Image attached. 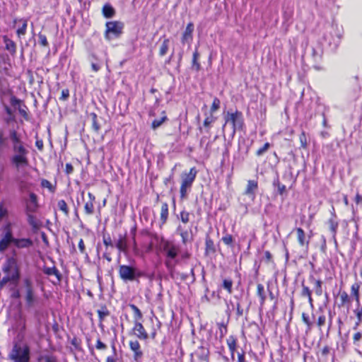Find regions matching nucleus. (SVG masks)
Segmentation results:
<instances>
[{
  "label": "nucleus",
  "mask_w": 362,
  "mask_h": 362,
  "mask_svg": "<svg viewBox=\"0 0 362 362\" xmlns=\"http://www.w3.org/2000/svg\"><path fill=\"white\" fill-rule=\"evenodd\" d=\"M119 275L124 281H134V267L132 265H120L119 267Z\"/></svg>",
  "instance_id": "obj_10"
},
{
  "label": "nucleus",
  "mask_w": 362,
  "mask_h": 362,
  "mask_svg": "<svg viewBox=\"0 0 362 362\" xmlns=\"http://www.w3.org/2000/svg\"><path fill=\"white\" fill-rule=\"evenodd\" d=\"M282 9L284 24H289L293 16V6H291L289 4L284 5Z\"/></svg>",
  "instance_id": "obj_18"
},
{
  "label": "nucleus",
  "mask_w": 362,
  "mask_h": 362,
  "mask_svg": "<svg viewBox=\"0 0 362 362\" xmlns=\"http://www.w3.org/2000/svg\"><path fill=\"white\" fill-rule=\"evenodd\" d=\"M18 254L17 248L15 247V248L11 250V254L6 256L5 261L13 259L14 262H18Z\"/></svg>",
  "instance_id": "obj_45"
},
{
  "label": "nucleus",
  "mask_w": 362,
  "mask_h": 362,
  "mask_svg": "<svg viewBox=\"0 0 362 362\" xmlns=\"http://www.w3.org/2000/svg\"><path fill=\"white\" fill-rule=\"evenodd\" d=\"M84 209L86 214L90 215L93 214L94 212V206L93 202H87L84 206Z\"/></svg>",
  "instance_id": "obj_53"
},
{
  "label": "nucleus",
  "mask_w": 362,
  "mask_h": 362,
  "mask_svg": "<svg viewBox=\"0 0 362 362\" xmlns=\"http://www.w3.org/2000/svg\"><path fill=\"white\" fill-rule=\"evenodd\" d=\"M226 123L224 126H226L227 122H230L233 125V134H234L236 130H241L244 125V119L243 113L238 110H236L235 112H228L227 115L225 117Z\"/></svg>",
  "instance_id": "obj_8"
},
{
  "label": "nucleus",
  "mask_w": 362,
  "mask_h": 362,
  "mask_svg": "<svg viewBox=\"0 0 362 362\" xmlns=\"http://www.w3.org/2000/svg\"><path fill=\"white\" fill-rule=\"evenodd\" d=\"M258 189V182L256 180H248L247 187L244 194L251 198L252 200H254L256 196V192Z\"/></svg>",
  "instance_id": "obj_14"
},
{
  "label": "nucleus",
  "mask_w": 362,
  "mask_h": 362,
  "mask_svg": "<svg viewBox=\"0 0 362 362\" xmlns=\"http://www.w3.org/2000/svg\"><path fill=\"white\" fill-rule=\"evenodd\" d=\"M214 122H215V118L212 115L208 116L204 121V127L205 128L209 129L211 127V124Z\"/></svg>",
  "instance_id": "obj_62"
},
{
  "label": "nucleus",
  "mask_w": 362,
  "mask_h": 362,
  "mask_svg": "<svg viewBox=\"0 0 362 362\" xmlns=\"http://www.w3.org/2000/svg\"><path fill=\"white\" fill-rule=\"evenodd\" d=\"M34 245L33 240L30 238H16L13 245L17 249H28Z\"/></svg>",
  "instance_id": "obj_15"
},
{
  "label": "nucleus",
  "mask_w": 362,
  "mask_h": 362,
  "mask_svg": "<svg viewBox=\"0 0 362 362\" xmlns=\"http://www.w3.org/2000/svg\"><path fill=\"white\" fill-rule=\"evenodd\" d=\"M21 103L22 101L14 95L11 96L10 98V103L13 107H16L21 106Z\"/></svg>",
  "instance_id": "obj_61"
},
{
  "label": "nucleus",
  "mask_w": 362,
  "mask_h": 362,
  "mask_svg": "<svg viewBox=\"0 0 362 362\" xmlns=\"http://www.w3.org/2000/svg\"><path fill=\"white\" fill-rule=\"evenodd\" d=\"M25 212L36 213L38 208L37 196L34 192L29 193V199L25 201Z\"/></svg>",
  "instance_id": "obj_11"
},
{
  "label": "nucleus",
  "mask_w": 362,
  "mask_h": 362,
  "mask_svg": "<svg viewBox=\"0 0 362 362\" xmlns=\"http://www.w3.org/2000/svg\"><path fill=\"white\" fill-rule=\"evenodd\" d=\"M329 230L332 234V238L337 245L336 234L338 228V222L334 221L333 218H330L328 221Z\"/></svg>",
  "instance_id": "obj_29"
},
{
  "label": "nucleus",
  "mask_w": 362,
  "mask_h": 362,
  "mask_svg": "<svg viewBox=\"0 0 362 362\" xmlns=\"http://www.w3.org/2000/svg\"><path fill=\"white\" fill-rule=\"evenodd\" d=\"M90 117H91L92 121V128L95 132H98L100 129V125L98 122V115L95 112H91L90 114Z\"/></svg>",
  "instance_id": "obj_35"
},
{
  "label": "nucleus",
  "mask_w": 362,
  "mask_h": 362,
  "mask_svg": "<svg viewBox=\"0 0 362 362\" xmlns=\"http://www.w3.org/2000/svg\"><path fill=\"white\" fill-rule=\"evenodd\" d=\"M221 101L218 98H214L212 105L210 109L211 113H213L220 108Z\"/></svg>",
  "instance_id": "obj_54"
},
{
  "label": "nucleus",
  "mask_w": 362,
  "mask_h": 362,
  "mask_svg": "<svg viewBox=\"0 0 362 362\" xmlns=\"http://www.w3.org/2000/svg\"><path fill=\"white\" fill-rule=\"evenodd\" d=\"M222 241L228 246H230L231 247H233V237L230 234H226V235L223 236L221 238Z\"/></svg>",
  "instance_id": "obj_48"
},
{
  "label": "nucleus",
  "mask_w": 362,
  "mask_h": 362,
  "mask_svg": "<svg viewBox=\"0 0 362 362\" xmlns=\"http://www.w3.org/2000/svg\"><path fill=\"white\" fill-rule=\"evenodd\" d=\"M199 58V53L198 52L197 47H196L195 51L193 53L192 64V69H194L196 71H199L201 69V64L198 62Z\"/></svg>",
  "instance_id": "obj_30"
},
{
  "label": "nucleus",
  "mask_w": 362,
  "mask_h": 362,
  "mask_svg": "<svg viewBox=\"0 0 362 362\" xmlns=\"http://www.w3.org/2000/svg\"><path fill=\"white\" fill-rule=\"evenodd\" d=\"M341 304L339 306H343L346 303H350L351 298L346 291H343L340 293Z\"/></svg>",
  "instance_id": "obj_47"
},
{
  "label": "nucleus",
  "mask_w": 362,
  "mask_h": 362,
  "mask_svg": "<svg viewBox=\"0 0 362 362\" xmlns=\"http://www.w3.org/2000/svg\"><path fill=\"white\" fill-rule=\"evenodd\" d=\"M115 247L119 250V252H127L128 247L126 239V235H119V238L115 243Z\"/></svg>",
  "instance_id": "obj_23"
},
{
  "label": "nucleus",
  "mask_w": 362,
  "mask_h": 362,
  "mask_svg": "<svg viewBox=\"0 0 362 362\" xmlns=\"http://www.w3.org/2000/svg\"><path fill=\"white\" fill-rule=\"evenodd\" d=\"M43 272L45 274H46L47 276L54 275L57 277L59 282H60L62 279V275L61 274V273L59 272V271L57 269V268L56 267H45L43 269Z\"/></svg>",
  "instance_id": "obj_24"
},
{
  "label": "nucleus",
  "mask_w": 362,
  "mask_h": 362,
  "mask_svg": "<svg viewBox=\"0 0 362 362\" xmlns=\"http://www.w3.org/2000/svg\"><path fill=\"white\" fill-rule=\"evenodd\" d=\"M168 118L166 116H163L160 119H154L153 122H152V124H151V127L153 129H156L157 128H158L160 126H161V124L165 121L167 120Z\"/></svg>",
  "instance_id": "obj_50"
},
{
  "label": "nucleus",
  "mask_w": 362,
  "mask_h": 362,
  "mask_svg": "<svg viewBox=\"0 0 362 362\" xmlns=\"http://www.w3.org/2000/svg\"><path fill=\"white\" fill-rule=\"evenodd\" d=\"M197 174L195 167L192 168L188 173L183 172L181 175L180 197L184 199L187 197L188 189L192 186Z\"/></svg>",
  "instance_id": "obj_4"
},
{
  "label": "nucleus",
  "mask_w": 362,
  "mask_h": 362,
  "mask_svg": "<svg viewBox=\"0 0 362 362\" xmlns=\"http://www.w3.org/2000/svg\"><path fill=\"white\" fill-rule=\"evenodd\" d=\"M353 344L358 348H362V334L360 332H357L354 334Z\"/></svg>",
  "instance_id": "obj_40"
},
{
  "label": "nucleus",
  "mask_w": 362,
  "mask_h": 362,
  "mask_svg": "<svg viewBox=\"0 0 362 362\" xmlns=\"http://www.w3.org/2000/svg\"><path fill=\"white\" fill-rule=\"evenodd\" d=\"M257 287V296L260 298V304L263 305L266 300V295L264 293V287L261 284H258Z\"/></svg>",
  "instance_id": "obj_38"
},
{
  "label": "nucleus",
  "mask_w": 362,
  "mask_h": 362,
  "mask_svg": "<svg viewBox=\"0 0 362 362\" xmlns=\"http://www.w3.org/2000/svg\"><path fill=\"white\" fill-rule=\"evenodd\" d=\"M194 30V24L192 23H189L184 31L181 42L184 45L185 43L190 44L192 40V33Z\"/></svg>",
  "instance_id": "obj_16"
},
{
  "label": "nucleus",
  "mask_w": 362,
  "mask_h": 362,
  "mask_svg": "<svg viewBox=\"0 0 362 362\" xmlns=\"http://www.w3.org/2000/svg\"><path fill=\"white\" fill-rule=\"evenodd\" d=\"M163 250L165 254L166 259H175L180 252V248L172 242L165 240L163 243Z\"/></svg>",
  "instance_id": "obj_9"
},
{
  "label": "nucleus",
  "mask_w": 362,
  "mask_h": 362,
  "mask_svg": "<svg viewBox=\"0 0 362 362\" xmlns=\"http://www.w3.org/2000/svg\"><path fill=\"white\" fill-rule=\"evenodd\" d=\"M38 39H39V43L43 46V47H48L49 46V43H48V41L47 40V37L42 34L41 33H40L38 34Z\"/></svg>",
  "instance_id": "obj_60"
},
{
  "label": "nucleus",
  "mask_w": 362,
  "mask_h": 362,
  "mask_svg": "<svg viewBox=\"0 0 362 362\" xmlns=\"http://www.w3.org/2000/svg\"><path fill=\"white\" fill-rule=\"evenodd\" d=\"M322 50L320 48H318V49L313 48L312 49V57H313L314 62H319L322 58Z\"/></svg>",
  "instance_id": "obj_44"
},
{
  "label": "nucleus",
  "mask_w": 362,
  "mask_h": 362,
  "mask_svg": "<svg viewBox=\"0 0 362 362\" xmlns=\"http://www.w3.org/2000/svg\"><path fill=\"white\" fill-rule=\"evenodd\" d=\"M308 281L310 284L314 285L313 290L315 294L318 296L322 295V281L320 279L317 280L313 274H310L308 278Z\"/></svg>",
  "instance_id": "obj_19"
},
{
  "label": "nucleus",
  "mask_w": 362,
  "mask_h": 362,
  "mask_svg": "<svg viewBox=\"0 0 362 362\" xmlns=\"http://www.w3.org/2000/svg\"><path fill=\"white\" fill-rule=\"evenodd\" d=\"M296 233L299 245L302 247L305 246L308 249L310 242V238L308 239H306L305 231L301 228H297Z\"/></svg>",
  "instance_id": "obj_20"
},
{
  "label": "nucleus",
  "mask_w": 362,
  "mask_h": 362,
  "mask_svg": "<svg viewBox=\"0 0 362 362\" xmlns=\"http://www.w3.org/2000/svg\"><path fill=\"white\" fill-rule=\"evenodd\" d=\"M4 42L5 44V49L9 52V53L14 56L16 52V45L15 42L9 39L6 35L4 36Z\"/></svg>",
  "instance_id": "obj_22"
},
{
  "label": "nucleus",
  "mask_w": 362,
  "mask_h": 362,
  "mask_svg": "<svg viewBox=\"0 0 362 362\" xmlns=\"http://www.w3.org/2000/svg\"><path fill=\"white\" fill-rule=\"evenodd\" d=\"M270 146L271 145H270V144L269 142H266L262 147L259 148L257 151L256 155L257 156H262L266 151H268V149L269 148Z\"/></svg>",
  "instance_id": "obj_58"
},
{
  "label": "nucleus",
  "mask_w": 362,
  "mask_h": 362,
  "mask_svg": "<svg viewBox=\"0 0 362 362\" xmlns=\"http://www.w3.org/2000/svg\"><path fill=\"white\" fill-rule=\"evenodd\" d=\"M354 314L356 316V318L358 319V321H362V307L358 306L356 309L354 310Z\"/></svg>",
  "instance_id": "obj_64"
},
{
  "label": "nucleus",
  "mask_w": 362,
  "mask_h": 362,
  "mask_svg": "<svg viewBox=\"0 0 362 362\" xmlns=\"http://www.w3.org/2000/svg\"><path fill=\"white\" fill-rule=\"evenodd\" d=\"M0 253L4 252L11 244H14L16 238L13 236L11 223L4 227V231L0 235Z\"/></svg>",
  "instance_id": "obj_7"
},
{
  "label": "nucleus",
  "mask_w": 362,
  "mask_h": 362,
  "mask_svg": "<svg viewBox=\"0 0 362 362\" xmlns=\"http://www.w3.org/2000/svg\"><path fill=\"white\" fill-rule=\"evenodd\" d=\"M301 286L302 291L300 295L302 297H307L312 294V291L310 289L308 286L304 284V281H302Z\"/></svg>",
  "instance_id": "obj_52"
},
{
  "label": "nucleus",
  "mask_w": 362,
  "mask_h": 362,
  "mask_svg": "<svg viewBox=\"0 0 362 362\" xmlns=\"http://www.w3.org/2000/svg\"><path fill=\"white\" fill-rule=\"evenodd\" d=\"M27 216V221L28 224L32 227L33 230H37L40 228V224L38 223L36 217L33 215L34 213L25 212Z\"/></svg>",
  "instance_id": "obj_26"
},
{
  "label": "nucleus",
  "mask_w": 362,
  "mask_h": 362,
  "mask_svg": "<svg viewBox=\"0 0 362 362\" xmlns=\"http://www.w3.org/2000/svg\"><path fill=\"white\" fill-rule=\"evenodd\" d=\"M8 140L9 136H5L4 131L0 129V151L8 146Z\"/></svg>",
  "instance_id": "obj_39"
},
{
  "label": "nucleus",
  "mask_w": 362,
  "mask_h": 362,
  "mask_svg": "<svg viewBox=\"0 0 362 362\" xmlns=\"http://www.w3.org/2000/svg\"><path fill=\"white\" fill-rule=\"evenodd\" d=\"M19 21L22 23V25L17 30L16 33L18 37H21L26 33L28 21L26 19L21 18Z\"/></svg>",
  "instance_id": "obj_36"
},
{
  "label": "nucleus",
  "mask_w": 362,
  "mask_h": 362,
  "mask_svg": "<svg viewBox=\"0 0 362 362\" xmlns=\"http://www.w3.org/2000/svg\"><path fill=\"white\" fill-rule=\"evenodd\" d=\"M103 241L104 245L107 247L109 246H110L111 247H114V245L112 243L111 237L109 234H107V235L103 234Z\"/></svg>",
  "instance_id": "obj_57"
},
{
  "label": "nucleus",
  "mask_w": 362,
  "mask_h": 362,
  "mask_svg": "<svg viewBox=\"0 0 362 362\" xmlns=\"http://www.w3.org/2000/svg\"><path fill=\"white\" fill-rule=\"evenodd\" d=\"M196 355L200 360L208 361L209 350L207 348L201 346L198 348L197 351H196Z\"/></svg>",
  "instance_id": "obj_27"
},
{
  "label": "nucleus",
  "mask_w": 362,
  "mask_h": 362,
  "mask_svg": "<svg viewBox=\"0 0 362 362\" xmlns=\"http://www.w3.org/2000/svg\"><path fill=\"white\" fill-rule=\"evenodd\" d=\"M299 139L300 141L301 148H306L308 146V141L307 136L304 131H302L301 134H300Z\"/></svg>",
  "instance_id": "obj_55"
},
{
  "label": "nucleus",
  "mask_w": 362,
  "mask_h": 362,
  "mask_svg": "<svg viewBox=\"0 0 362 362\" xmlns=\"http://www.w3.org/2000/svg\"><path fill=\"white\" fill-rule=\"evenodd\" d=\"M129 306L131 308L132 311L134 312V321H139L143 317V314L141 311L139 309V308L134 304H129Z\"/></svg>",
  "instance_id": "obj_34"
},
{
  "label": "nucleus",
  "mask_w": 362,
  "mask_h": 362,
  "mask_svg": "<svg viewBox=\"0 0 362 362\" xmlns=\"http://www.w3.org/2000/svg\"><path fill=\"white\" fill-rule=\"evenodd\" d=\"M58 208L62 211L66 216L69 215V208L66 202L63 199L59 200L57 203Z\"/></svg>",
  "instance_id": "obj_46"
},
{
  "label": "nucleus",
  "mask_w": 362,
  "mask_h": 362,
  "mask_svg": "<svg viewBox=\"0 0 362 362\" xmlns=\"http://www.w3.org/2000/svg\"><path fill=\"white\" fill-rule=\"evenodd\" d=\"M303 322L306 325L307 327L310 329L313 326V322L310 321L308 314L303 313L302 314Z\"/></svg>",
  "instance_id": "obj_51"
},
{
  "label": "nucleus",
  "mask_w": 362,
  "mask_h": 362,
  "mask_svg": "<svg viewBox=\"0 0 362 362\" xmlns=\"http://www.w3.org/2000/svg\"><path fill=\"white\" fill-rule=\"evenodd\" d=\"M97 313L100 322L104 320L105 317L110 315V312L106 306H103L100 310H98Z\"/></svg>",
  "instance_id": "obj_42"
},
{
  "label": "nucleus",
  "mask_w": 362,
  "mask_h": 362,
  "mask_svg": "<svg viewBox=\"0 0 362 362\" xmlns=\"http://www.w3.org/2000/svg\"><path fill=\"white\" fill-rule=\"evenodd\" d=\"M103 15L106 18H112L115 15V10L110 4H105L102 10Z\"/></svg>",
  "instance_id": "obj_28"
},
{
  "label": "nucleus",
  "mask_w": 362,
  "mask_h": 362,
  "mask_svg": "<svg viewBox=\"0 0 362 362\" xmlns=\"http://www.w3.org/2000/svg\"><path fill=\"white\" fill-rule=\"evenodd\" d=\"M132 331L139 339L146 340L148 338V333L139 321H134V326Z\"/></svg>",
  "instance_id": "obj_13"
},
{
  "label": "nucleus",
  "mask_w": 362,
  "mask_h": 362,
  "mask_svg": "<svg viewBox=\"0 0 362 362\" xmlns=\"http://www.w3.org/2000/svg\"><path fill=\"white\" fill-rule=\"evenodd\" d=\"M9 141L12 144L13 154L10 158L11 164L16 168L28 165L29 151L22 141L21 134L15 129L9 130Z\"/></svg>",
  "instance_id": "obj_1"
},
{
  "label": "nucleus",
  "mask_w": 362,
  "mask_h": 362,
  "mask_svg": "<svg viewBox=\"0 0 362 362\" xmlns=\"http://www.w3.org/2000/svg\"><path fill=\"white\" fill-rule=\"evenodd\" d=\"M168 217V204L165 202L162 204L160 211V221L162 224H164Z\"/></svg>",
  "instance_id": "obj_33"
},
{
  "label": "nucleus",
  "mask_w": 362,
  "mask_h": 362,
  "mask_svg": "<svg viewBox=\"0 0 362 362\" xmlns=\"http://www.w3.org/2000/svg\"><path fill=\"white\" fill-rule=\"evenodd\" d=\"M105 38L107 40L119 38L123 33L124 24L122 21H107L105 23Z\"/></svg>",
  "instance_id": "obj_5"
},
{
  "label": "nucleus",
  "mask_w": 362,
  "mask_h": 362,
  "mask_svg": "<svg viewBox=\"0 0 362 362\" xmlns=\"http://www.w3.org/2000/svg\"><path fill=\"white\" fill-rule=\"evenodd\" d=\"M134 281H138L141 277H146L147 275L145 272L141 271L134 267Z\"/></svg>",
  "instance_id": "obj_59"
},
{
  "label": "nucleus",
  "mask_w": 362,
  "mask_h": 362,
  "mask_svg": "<svg viewBox=\"0 0 362 362\" xmlns=\"http://www.w3.org/2000/svg\"><path fill=\"white\" fill-rule=\"evenodd\" d=\"M226 343L228 346L229 351L230 352L231 358H232V360H234L235 352L237 349V338L233 335H230L227 339Z\"/></svg>",
  "instance_id": "obj_21"
},
{
  "label": "nucleus",
  "mask_w": 362,
  "mask_h": 362,
  "mask_svg": "<svg viewBox=\"0 0 362 362\" xmlns=\"http://www.w3.org/2000/svg\"><path fill=\"white\" fill-rule=\"evenodd\" d=\"M359 288L360 284L358 283H355L351 286V296H354L357 306L360 305Z\"/></svg>",
  "instance_id": "obj_31"
},
{
  "label": "nucleus",
  "mask_w": 362,
  "mask_h": 362,
  "mask_svg": "<svg viewBox=\"0 0 362 362\" xmlns=\"http://www.w3.org/2000/svg\"><path fill=\"white\" fill-rule=\"evenodd\" d=\"M272 184L274 189H277L279 194L282 195L286 192V186L281 184L278 175L274 179Z\"/></svg>",
  "instance_id": "obj_32"
},
{
  "label": "nucleus",
  "mask_w": 362,
  "mask_h": 362,
  "mask_svg": "<svg viewBox=\"0 0 362 362\" xmlns=\"http://www.w3.org/2000/svg\"><path fill=\"white\" fill-rule=\"evenodd\" d=\"M27 107L25 104L23 106L18 107V110L19 114L26 120L28 119V115L27 112Z\"/></svg>",
  "instance_id": "obj_56"
},
{
  "label": "nucleus",
  "mask_w": 362,
  "mask_h": 362,
  "mask_svg": "<svg viewBox=\"0 0 362 362\" xmlns=\"http://www.w3.org/2000/svg\"><path fill=\"white\" fill-rule=\"evenodd\" d=\"M332 31H334V28L333 27L331 28V30L329 32L328 34L324 35V39L329 44V45H334L335 47H337L339 42L341 36L339 34H337L335 37L332 35Z\"/></svg>",
  "instance_id": "obj_17"
},
{
  "label": "nucleus",
  "mask_w": 362,
  "mask_h": 362,
  "mask_svg": "<svg viewBox=\"0 0 362 362\" xmlns=\"http://www.w3.org/2000/svg\"><path fill=\"white\" fill-rule=\"evenodd\" d=\"M216 252V247L213 240L207 235L205 240V254L209 255Z\"/></svg>",
  "instance_id": "obj_25"
},
{
  "label": "nucleus",
  "mask_w": 362,
  "mask_h": 362,
  "mask_svg": "<svg viewBox=\"0 0 362 362\" xmlns=\"http://www.w3.org/2000/svg\"><path fill=\"white\" fill-rule=\"evenodd\" d=\"M8 358L13 362H30V348L27 344L23 345L14 343L10 351Z\"/></svg>",
  "instance_id": "obj_2"
},
{
  "label": "nucleus",
  "mask_w": 362,
  "mask_h": 362,
  "mask_svg": "<svg viewBox=\"0 0 362 362\" xmlns=\"http://www.w3.org/2000/svg\"><path fill=\"white\" fill-rule=\"evenodd\" d=\"M1 270L5 274L9 275L15 280V286H16L21 277V269L19 262H14L13 259L4 261L1 267Z\"/></svg>",
  "instance_id": "obj_6"
},
{
  "label": "nucleus",
  "mask_w": 362,
  "mask_h": 362,
  "mask_svg": "<svg viewBox=\"0 0 362 362\" xmlns=\"http://www.w3.org/2000/svg\"><path fill=\"white\" fill-rule=\"evenodd\" d=\"M11 293L10 297L12 299H20L23 296L21 287V288H16V287L12 288H11Z\"/></svg>",
  "instance_id": "obj_41"
},
{
  "label": "nucleus",
  "mask_w": 362,
  "mask_h": 362,
  "mask_svg": "<svg viewBox=\"0 0 362 362\" xmlns=\"http://www.w3.org/2000/svg\"><path fill=\"white\" fill-rule=\"evenodd\" d=\"M189 275L187 274L180 272H171V277L174 279H179L181 281H185L187 279Z\"/></svg>",
  "instance_id": "obj_43"
},
{
  "label": "nucleus",
  "mask_w": 362,
  "mask_h": 362,
  "mask_svg": "<svg viewBox=\"0 0 362 362\" xmlns=\"http://www.w3.org/2000/svg\"><path fill=\"white\" fill-rule=\"evenodd\" d=\"M41 186L42 187L49 189V191H51V192H54V188L53 187L52 183L49 180H45V179L42 180Z\"/></svg>",
  "instance_id": "obj_63"
},
{
  "label": "nucleus",
  "mask_w": 362,
  "mask_h": 362,
  "mask_svg": "<svg viewBox=\"0 0 362 362\" xmlns=\"http://www.w3.org/2000/svg\"><path fill=\"white\" fill-rule=\"evenodd\" d=\"M222 286H223V288H225L229 293H232L233 281L231 279H225L223 281Z\"/></svg>",
  "instance_id": "obj_49"
},
{
  "label": "nucleus",
  "mask_w": 362,
  "mask_h": 362,
  "mask_svg": "<svg viewBox=\"0 0 362 362\" xmlns=\"http://www.w3.org/2000/svg\"><path fill=\"white\" fill-rule=\"evenodd\" d=\"M130 349L134 352L133 358L136 362H141L144 353L141 349V346L137 340L129 341Z\"/></svg>",
  "instance_id": "obj_12"
},
{
  "label": "nucleus",
  "mask_w": 362,
  "mask_h": 362,
  "mask_svg": "<svg viewBox=\"0 0 362 362\" xmlns=\"http://www.w3.org/2000/svg\"><path fill=\"white\" fill-rule=\"evenodd\" d=\"M170 40L168 38L165 39L160 47L159 55L163 57L165 55L169 49Z\"/></svg>",
  "instance_id": "obj_37"
},
{
  "label": "nucleus",
  "mask_w": 362,
  "mask_h": 362,
  "mask_svg": "<svg viewBox=\"0 0 362 362\" xmlns=\"http://www.w3.org/2000/svg\"><path fill=\"white\" fill-rule=\"evenodd\" d=\"M22 293L24 294L25 305L30 308L34 306L37 301L35 286L30 277L26 276L22 279Z\"/></svg>",
  "instance_id": "obj_3"
}]
</instances>
